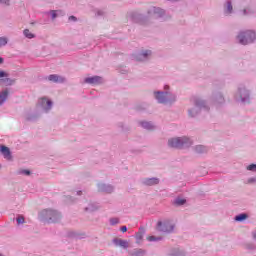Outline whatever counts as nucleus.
I'll return each mask as SVG.
<instances>
[{
    "instance_id": "obj_1",
    "label": "nucleus",
    "mask_w": 256,
    "mask_h": 256,
    "mask_svg": "<svg viewBox=\"0 0 256 256\" xmlns=\"http://www.w3.org/2000/svg\"><path fill=\"white\" fill-rule=\"evenodd\" d=\"M41 215L46 223H59L61 221V214L57 210H43Z\"/></svg>"
},
{
    "instance_id": "obj_2",
    "label": "nucleus",
    "mask_w": 256,
    "mask_h": 256,
    "mask_svg": "<svg viewBox=\"0 0 256 256\" xmlns=\"http://www.w3.org/2000/svg\"><path fill=\"white\" fill-rule=\"evenodd\" d=\"M169 147H172L173 149H181V147H189L191 145V141L187 137L182 138H172L168 141Z\"/></svg>"
},
{
    "instance_id": "obj_3",
    "label": "nucleus",
    "mask_w": 256,
    "mask_h": 256,
    "mask_svg": "<svg viewBox=\"0 0 256 256\" xmlns=\"http://www.w3.org/2000/svg\"><path fill=\"white\" fill-rule=\"evenodd\" d=\"M238 39L241 45H249V43H253V41H255L256 35L255 32L248 30L244 33H240L238 35Z\"/></svg>"
},
{
    "instance_id": "obj_4",
    "label": "nucleus",
    "mask_w": 256,
    "mask_h": 256,
    "mask_svg": "<svg viewBox=\"0 0 256 256\" xmlns=\"http://www.w3.org/2000/svg\"><path fill=\"white\" fill-rule=\"evenodd\" d=\"M158 229L164 233H169L173 231L174 226L169 222H165L164 224L162 222H158Z\"/></svg>"
},
{
    "instance_id": "obj_5",
    "label": "nucleus",
    "mask_w": 256,
    "mask_h": 256,
    "mask_svg": "<svg viewBox=\"0 0 256 256\" xmlns=\"http://www.w3.org/2000/svg\"><path fill=\"white\" fill-rule=\"evenodd\" d=\"M0 153L3 155L4 159H7V161H11V159H13V156H11V150L5 145L0 146Z\"/></svg>"
},
{
    "instance_id": "obj_6",
    "label": "nucleus",
    "mask_w": 256,
    "mask_h": 256,
    "mask_svg": "<svg viewBox=\"0 0 256 256\" xmlns=\"http://www.w3.org/2000/svg\"><path fill=\"white\" fill-rule=\"evenodd\" d=\"M85 83H89L90 85H99V83H103V78L99 76L88 77L85 78Z\"/></svg>"
},
{
    "instance_id": "obj_7",
    "label": "nucleus",
    "mask_w": 256,
    "mask_h": 256,
    "mask_svg": "<svg viewBox=\"0 0 256 256\" xmlns=\"http://www.w3.org/2000/svg\"><path fill=\"white\" fill-rule=\"evenodd\" d=\"M48 81H52V83H63L65 78L56 74H51L48 76Z\"/></svg>"
},
{
    "instance_id": "obj_8",
    "label": "nucleus",
    "mask_w": 256,
    "mask_h": 256,
    "mask_svg": "<svg viewBox=\"0 0 256 256\" xmlns=\"http://www.w3.org/2000/svg\"><path fill=\"white\" fill-rule=\"evenodd\" d=\"M155 97H156L158 103H167V93L156 92Z\"/></svg>"
},
{
    "instance_id": "obj_9",
    "label": "nucleus",
    "mask_w": 256,
    "mask_h": 256,
    "mask_svg": "<svg viewBox=\"0 0 256 256\" xmlns=\"http://www.w3.org/2000/svg\"><path fill=\"white\" fill-rule=\"evenodd\" d=\"M41 105L42 107H44V109H46V111H49L53 103L50 100H47L46 98H42Z\"/></svg>"
},
{
    "instance_id": "obj_10",
    "label": "nucleus",
    "mask_w": 256,
    "mask_h": 256,
    "mask_svg": "<svg viewBox=\"0 0 256 256\" xmlns=\"http://www.w3.org/2000/svg\"><path fill=\"white\" fill-rule=\"evenodd\" d=\"M144 184L149 185V186L158 185L159 184V179H157V178H146L144 180Z\"/></svg>"
},
{
    "instance_id": "obj_11",
    "label": "nucleus",
    "mask_w": 256,
    "mask_h": 256,
    "mask_svg": "<svg viewBox=\"0 0 256 256\" xmlns=\"http://www.w3.org/2000/svg\"><path fill=\"white\" fill-rule=\"evenodd\" d=\"M9 96V91L5 90L0 93V105H3L5 101H7V97Z\"/></svg>"
},
{
    "instance_id": "obj_12",
    "label": "nucleus",
    "mask_w": 256,
    "mask_h": 256,
    "mask_svg": "<svg viewBox=\"0 0 256 256\" xmlns=\"http://www.w3.org/2000/svg\"><path fill=\"white\" fill-rule=\"evenodd\" d=\"M118 245H120V247H124V249H127L129 247V243L126 240H118Z\"/></svg>"
},
{
    "instance_id": "obj_13",
    "label": "nucleus",
    "mask_w": 256,
    "mask_h": 256,
    "mask_svg": "<svg viewBox=\"0 0 256 256\" xmlns=\"http://www.w3.org/2000/svg\"><path fill=\"white\" fill-rule=\"evenodd\" d=\"M24 35H25V37H27V39H33L35 37V35L33 33H31V31H29V29L24 30Z\"/></svg>"
},
{
    "instance_id": "obj_14",
    "label": "nucleus",
    "mask_w": 256,
    "mask_h": 256,
    "mask_svg": "<svg viewBox=\"0 0 256 256\" xmlns=\"http://www.w3.org/2000/svg\"><path fill=\"white\" fill-rule=\"evenodd\" d=\"M247 214H240L235 217V221H245L247 219Z\"/></svg>"
},
{
    "instance_id": "obj_15",
    "label": "nucleus",
    "mask_w": 256,
    "mask_h": 256,
    "mask_svg": "<svg viewBox=\"0 0 256 256\" xmlns=\"http://www.w3.org/2000/svg\"><path fill=\"white\" fill-rule=\"evenodd\" d=\"M226 13L228 14L233 13V5L231 4V2L227 3Z\"/></svg>"
},
{
    "instance_id": "obj_16",
    "label": "nucleus",
    "mask_w": 256,
    "mask_h": 256,
    "mask_svg": "<svg viewBox=\"0 0 256 256\" xmlns=\"http://www.w3.org/2000/svg\"><path fill=\"white\" fill-rule=\"evenodd\" d=\"M142 127H144V129H153V125L149 122H143Z\"/></svg>"
},
{
    "instance_id": "obj_17",
    "label": "nucleus",
    "mask_w": 256,
    "mask_h": 256,
    "mask_svg": "<svg viewBox=\"0 0 256 256\" xmlns=\"http://www.w3.org/2000/svg\"><path fill=\"white\" fill-rule=\"evenodd\" d=\"M206 149L204 146H196V153H205Z\"/></svg>"
},
{
    "instance_id": "obj_18",
    "label": "nucleus",
    "mask_w": 256,
    "mask_h": 256,
    "mask_svg": "<svg viewBox=\"0 0 256 256\" xmlns=\"http://www.w3.org/2000/svg\"><path fill=\"white\" fill-rule=\"evenodd\" d=\"M6 44H7V38L0 37V47H5Z\"/></svg>"
},
{
    "instance_id": "obj_19",
    "label": "nucleus",
    "mask_w": 256,
    "mask_h": 256,
    "mask_svg": "<svg viewBox=\"0 0 256 256\" xmlns=\"http://www.w3.org/2000/svg\"><path fill=\"white\" fill-rule=\"evenodd\" d=\"M149 55H151V51L150 50H146L144 51L140 57H143L144 59H147V57H149Z\"/></svg>"
},
{
    "instance_id": "obj_20",
    "label": "nucleus",
    "mask_w": 256,
    "mask_h": 256,
    "mask_svg": "<svg viewBox=\"0 0 256 256\" xmlns=\"http://www.w3.org/2000/svg\"><path fill=\"white\" fill-rule=\"evenodd\" d=\"M18 225H21L23 223H25V218L23 216H19L17 219H16Z\"/></svg>"
},
{
    "instance_id": "obj_21",
    "label": "nucleus",
    "mask_w": 256,
    "mask_h": 256,
    "mask_svg": "<svg viewBox=\"0 0 256 256\" xmlns=\"http://www.w3.org/2000/svg\"><path fill=\"white\" fill-rule=\"evenodd\" d=\"M175 203L176 205H185V199L178 198Z\"/></svg>"
},
{
    "instance_id": "obj_22",
    "label": "nucleus",
    "mask_w": 256,
    "mask_h": 256,
    "mask_svg": "<svg viewBox=\"0 0 256 256\" xmlns=\"http://www.w3.org/2000/svg\"><path fill=\"white\" fill-rule=\"evenodd\" d=\"M110 223L111 225H117V223H119V218H111Z\"/></svg>"
},
{
    "instance_id": "obj_23",
    "label": "nucleus",
    "mask_w": 256,
    "mask_h": 256,
    "mask_svg": "<svg viewBox=\"0 0 256 256\" xmlns=\"http://www.w3.org/2000/svg\"><path fill=\"white\" fill-rule=\"evenodd\" d=\"M248 171H256V164H250L248 167H247Z\"/></svg>"
},
{
    "instance_id": "obj_24",
    "label": "nucleus",
    "mask_w": 256,
    "mask_h": 256,
    "mask_svg": "<svg viewBox=\"0 0 256 256\" xmlns=\"http://www.w3.org/2000/svg\"><path fill=\"white\" fill-rule=\"evenodd\" d=\"M154 13H160L163 15V10H161V8H154Z\"/></svg>"
},
{
    "instance_id": "obj_25",
    "label": "nucleus",
    "mask_w": 256,
    "mask_h": 256,
    "mask_svg": "<svg viewBox=\"0 0 256 256\" xmlns=\"http://www.w3.org/2000/svg\"><path fill=\"white\" fill-rule=\"evenodd\" d=\"M2 77H8V74L5 73V71H0V79H1Z\"/></svg>"
},
{
    "instance_id": "obj_26",
    "label": "nucleus",
    "mask_w": 256,
    "mask_h": 256,
    "mask_svg": "<svg viewBox=\"0 0 256 256\" xmlns=\"http://www.w3.org/2000/svg\"><path fill=\"white\" fill-rule=\"evenodd\" d=\"M1 5H9V0H0Z\"/></svg>"
},
{
    "instance_id": "obj_27",
    "label": "nucleus",
    "mask_w": 256,
    "mask_h": 256,
    "mask_svg": "<svg viewBox=\"0 0 256 256\" xmlns=\"http://www.w3.org/2000/svg\"><path fill=\"white\" fill-rule=\"evenodd\" d=\"M120 231H122V233H127V226H122Z\"/></svg>"
},
{
    "instance_id": "obj_28",
    "label": "nucleus",
    "mask_w": 256,
    "mask_h": 256,
    "mask_svg": "<svg viewBox=\"0 0 256 256\" xmlns=\"http://www.w3.org/2000/svg\"><path fill=\"white\" fill-rule=\"evenodd\" d=\"M148 241H157V238H155V236H149L147 238Z\"/></svg>"
},
{
    "instance_id": "obj_29",
    "label": "nucleus",
    "mask_w": 256,
    "mask_h": 256,
    "mask_svg": "<svg viewBox=\"0 0 256 256\" xmlns=\"http://www.w3.org/2000/svg\"><path fill=\"white\" fill-rule=\"evenodd\" d=\"M22 173L24 175H31V171H29V170H23Z\"/></svg>"
},
{
    "instance_id": "obj_30",
    "label": "nucleus",
    "mask_w": 256,
    "mask_h": 256,
    "mask_svg": "<svg viewBox=\"0 0 256 256\" xmlns=\"http://www.w3.org/2000/svg\"><path fill=\"white\" fill-rule=\"evenodd\" d=\"M51 14H52V19H55L57 17V12L56 11H52Z\"/></svg>"
},
{
    "instance_id": "obj_31",
    "label": "nucleus",
    "mask_w": 256,
    "mask_h": 256,
    "mask_svg": "<svg viewBox=\"0 0 256 256\" xmlns=\"http://www.w3.org/2000/svg\"><path fill=\"white\" fill-rule=\"evenodd\" d=\"M69 21H77V18L75 16H70Z\"/></svg>"
},
{
    "instance_id": "obj_32",
    "label": "nucleus",
    "mask_w": 256,
    "mask_h": 256,
    "mask_svg": "<svg viewBox=\"0 0 256 256\" xmlns=\"http://www.w3.org/2000/svg\"><path fill=\"white\" fill-rule=\"evenodd\" d=\"M244 15H247V9L243 10Z\"/></svg>"
},
{
    "instance_id": "obj_33",
    "label": "nucleus",
    "mask_w": 256,
    "mask_h": 256,
    "mask_svg": "<svg viewBox=\"0 0 256 256\" xmlns=\"http://www.w3.org/2000/svg\"><path fill=\"white\" fill-rule=\"evenodd\" d=\"M137 61H143V59H141V57H138V58H137Z\"/></svg>"
},
{
    "instance_id": "obj_34",
    "label": "nucleus",
    "mask_w": 256,
    "mask_h": 256,
    "mask_svg": "<svg viewBox=\"0 0 256 256\" xmlns=\"http://www.w3.org/2000/svg\"><path fill=\"white\" fill-rule=\"evenodd\" d=\"M3 63V58L0 57V65Z\"/></svg>"
},
{
    "instance_id": "obj_35",
    "label": "nucleus",
    "mask_w": 256,
    "mask_h": 256,
    "mask_svg": "<svg viewBox=\"0 0 256 256\" xmlns=\"http://www.w3.org/2000/svg\"><path fill=\"white\" fill-rule=\"evenodd\" d=\"M6 81H9L10 83H14V81H13V80H9V79H6Z\"/></svg>"
},
{
    "instance_id": "obj_36",
    "label": "nucleus",
    "mask_w": 256,
    "mask_h": 256,
    "mask_svg": "<svg viewBox=\"0 0 256 256\" xmlns=\"http://www.w3.org/2000/svg\"><path fill=\"white\" fill-rule=\"evenodd\" d=\"M253 237L256 239V231L253 233Z\"/></svg>"
}]
</instances>
